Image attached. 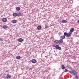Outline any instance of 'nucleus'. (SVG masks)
Returning <instances> with one entry per match:
<instances>
[{
  "mask_svg": "<svg viewBox=\"0 0 79 79\" xmlns=\"http://www.w3.org/2000/svg\"><path fill=\"white\" fill-rule=\"evenodd\" d=\"M69 73L71 74H72L73 76H76L77 74V72L74 70H72L69 71Z\"/></svg>",
  "mask_w": 79,
  "mask_h": 79,
  "instance_id": "nucleus-1",
  "label": "nucleus"
},
{
  "mask_svg": "<svg viewBox=\"0 0 79 79\" xmlns=\"http://www.w3.org/2000/svg\"><path fill=\"white\" fill-rule=\"evenodd\" d=\"M56 49H58L59 50H61V47H60V46H59V45H56Z\"/></svg>",
  "mask_w": 79,
  "mask_h": 79,
  "instance_id": "nucleus-2",
  "label": "nucleus"
},
{
  "mask_svg": "<svg viewBox=\"0 0 79 79\" xmlns=\"http://www.w3.org/2000/svg\"><path fill=\"white\" fill-rule=\"evenodd\" d=\"M71 34H72V33H70V32H69L68 33H67V37H68L69 38V37H71Z\"/></svg>",
  "mask_w": 79,
  "mask_h": 79,
  "instance_id": "nucleus-3",
  "label": "nucleus"
},
{
  "mask_svg": "<svg viewBox=\"0 0 79 79\" xmlns=\"http://www.w3.org/2000/svg\"><path fill=\"white\" fill-rule=\"evenodd\" d=\"M3 22H6L7 21V19L6 18H4L2 19Z\"/></svg>",
  "mask_w": 79,
  "mask_h": 79,
  "instance_id": "nucleus-4",
  "label": "nucleus"
},
{
  "mask_svg": "<svg viewBox=\"0 0 79 79\" xmlns=\"http://www.w3.org/2000/svg\"><path fill=\"white\" fill-rule=\"evenodd\" d=\"M73 31H74V28H72L70 29V31L69 32L71 33V34H73Z\"/></svg>",
  "mask_w": 79,
  "mask_h": 79,
  "instance_id": "nucleus-5",
  "label": "nucleus"
},
{
  "mask_svg": "<svg viewBox=\"0 0 79 79\" xmlns=\"http://www.w3.org/2000/svg\"><path fill=\"white\" fill-rule=\"evenodd\" d=\"M54 43L55 44H59V41L58 40H55L54 41Z\"/></svg>",
  "mask_w": 79,
  "mask_h": 79,
  "instance_id": "nucleus-6",
  "label": "nucleus"
},
{
  "mask_svg": "<svg viewBox=\"0 0 79 79\" xmlns=\"http://www.w3.org/2000/svg\"><path fill=\"white\" fill-rule=\"evenodd\" d=\"M31 62L33 63H35L36 62V60L35 59H33L31 60Z\"/></svg>",
  "mask_w": 79,
  "mask_h": 79,
  "instance_id": "nucleus-7",
  "label": "nucleus"
},
{
  "mask_svg": "<svg viewBox=\"0 0 79 79\" xmlns=\"http://www.w3.org/2000/svg\"><path fill=\"white\" fill-rule=\"evenodd\" d=\"M60 39H62V40H63V39L65 38V36H64V35L61 36H60Z\"/></svg>",
  "mask_w": 79,
  "mask_h": 79,
  "instance_id": "nucleus-8",
  "label": "nucleus"
},
{
  "mask_svg": "<svg viewBox=\"0 0 79 79\" xmlns=\"http://www.w3.org/2000/svg\"><path fill=\"white\" fill-rule=\"evenodd\" d=\"M67 66L69 69H72V67H71V66H70V65L68 64L67 65Z\"/></svg>",
  "mask_w": 79,
  "mask_h": 79,
  "instance_id": "nucleus-9",
  "label": "nucleus"
},
{
  "mask_svg": "<svg viewBox=\"0 0 79 79\" xmlns=\"http://www.w3.org/2000/svg\"><path fill=\"white\" fill-rule=\"evenodd\" d=\"M61 22L62 23H66L67 22V21L66 20H63L61 21Z\"/></svg>",
  "mask_w": 79,
  "mask_h": 79,
  "instance_id": "nucleus-10",
  "label": "nucleus"
},
{
  "mask_svg": "<svg viewBox=\"0 0 79 79\" xmlns=\"http://www.w3.org/2000/svg\"><path fill=\"white\" fill-rule=\"evenodd\" d=\"M19 42H21L23 41V39L22 38H20L18 40Z\"/></svg>",
  "mask_w": 79,
  "mask_h": 79,
  "instance_id": "nucleus-11",
  "label": "nucleus"
},
{
  "mask_svg": "<svg viewBox=\"0 0 79 79\" xmlns=\"http://www.w3.org/2000/svg\"><path fill=\"white\" fill-rule=\"evenodd\" d=\"M59 43H63V40L62 39H60L59 40Z\"/></svg>",
  "mask_w": 79,
  "mask_h": 79,
  "instance_id": "nucleus-12",
  "label": "nucleus"
},
{
  "mask_svg": "<svg viewBox=\"0 0 79 79\" xmlns=\"http://www.w3.org/2000/svg\"><path fill=\"white\" fill-rule=\"evenodd\" d=\"M18 15L16 13H14L13 14V16H18Z\"/></svg>",
  "mask_w": 79,
  "mask_h": 79,
  "instance_id": "nucleus-13",
  "label": "nucleus"
},
{
  "mask_svg": "<svg viewBox=\"0 0 79 79\" xmlns=\"http://www.w3.org/2000/svg\"><path fill=\"white\" fill-rule=\"evenodd\" d=\"M40 29H41V26L40 25H39L37 27V29H38V30H40Z\"/></svg>",
  "mask_w": 79,
  "mask_h": 79,
  "instance_id": "nucleus-14",
  "label": "nucleus"
},
{
  "mask_svg": "<svg viewBox=\"0 0 79 79\" xmlns=\"http://www.w3.org/2000/svg\"><path fill=\"white\" fill-rule=\"evenodd\" d=\"M61 68L62 69H65V67H64V64H62L61 65Z\"/></svg>",
  "mask_w": 79,
  "mask_h": 79,
  "instance_id": "nucleus-15",
  "label": "nucleus"
},
{
  "mask_svg": "<svg viewBox=\"0 0 79 79\" xmlns=\"http://www.w3.org/2000/svg\"><path fill=\"white\" fill-rule=\"evenodd\" d=\"M6 77L8 79H10L11 77V75L9 74H7L6 75Z\"/></svg>",
  "mask_w": 79,
  "mask_h": 79,
  "instance_id": "nucleus-16",
  "label": "nucleus"
},
{
  "mask_svg": "<svg viewBox=\"0 0 79 79\" xmlns=\"http://www.w3.org/2000/svg\"><path fill=\"white\" fill-rule=\"evenodd\" d=\"M3 28L4 29H7V28H8V26L6 25H4L3 26Z\"/></svg>",
  "mask_w": 79,
  "mask_h": 79,
  "instance_id": "nucleus-17",
  "label": "nucleus"
},
{
  "mask_svg": "<svg viewBox=\"0 0 79 79\" xmlns=\"http://www.w3.org/2000/svg\"><path fill=\"white\" fill-rule=\"evenodd\" d=\"M17 20H13V23H16V22H17Z\"/></svg>",
  "mask_w": 79,
  "mask_h": 79,
  "instance_id": "nucleus-18",
  "label": "nucleus"
},
{
  "mask_svg": "<svg viewBox=\"0 0 79 79\" xmlns=\"http://www.w3.org/2000/svg\"><path fill=\"white\" fill-rule=\"evenodd\" d=\"M16 59H17L18 60L21 58V57L19 56H17L16 57Z\"/></svg>",
  "mask_w": 79,
  "mask_h": 79,
  "instance_id": "nucleus-19",
  "label": "nucleus"
},
{
  "mask_svg": "<svg viewBox=\"0 0 79 79\" xmlns=\"http://www.w3.org/2000/svg\"><path fill=\"white\" fill-rule=\"evenodd\" d=\"M16 10L17 11H19L20 10V8L19 7H17Z\"/></svg>",
  "mask_w": 79,
  "mask_h": 79,
  "instance_id": "nucleus-20",
  "label": "nucleus"
},
{
  "mask_svg": "<svg viewBox=\"0 0 79 79\" xmlns=\"http://www.w3.org/2000/svg\"><path fill=\"white\" fill-rule=\"evenodd\" d=\"M67 34H68V33L66 32H64V36H67Z\"/></svg>",
  "mask_w": 79,
  "mask_h": 79,
  "instance_id": "nucleus-21",
  "label": "nucleus"
},
{
  "mask_svg": "<svg viewBox=\"0 0 79 79\" xmlns=\"http://www.w3.org/2000/svg\"><path fill=\"white\" fill-rule=\"evenodd\" d=\"M18 15L19 16H21V15H22V14L21 13H18Z\"/></svg>",
  "mask_w": 79,
  "mask_h": 79,
  "instance_id": "nucleus-22",
  "label": "nucleus"
},
{
  "mask_svg": "<svg viewBox=\"0 0 79 79\" xmlns=\"http://www.w3.org/2000/svg\"><path fill=\"white\" fill-rule=\"evenodd\" d=\"M75 79H78V76L77 75H75Z\"/></svg>",
  "mask_w": 79,
  "mask_h": 79,
  "instance_id": "nucleus-23",
  "label": "nucleus"
},
{
  "mask_svg": "<svg viewBox=\"0 0 79 79\" xmlns=\"http://www.w3.org/2000/svg\"><path fill=\"white\" fill-rule=\"evenodd\" d=\"M52 47H53V48L55 47V48H56V45H55V44H53L52 45Z\"/></svg>",
  "mask_w": 79,
  "mask_h": 79,
  "instance_id": "nucleus-24",
  "label": "nucleus"
},
{
  "mask_svg": "<svg viewBox=\"0 0 79 79\" xmlns=\"http://www.w3.org/2000/svg\"><path fill=\"white\" fill-rule=\"evenodd\" d=\"M68 71V70L67 69H65L64 70V72H66V73H67Z\"/></svg>",
  "mask_w": 79,
  "mask_h": 79,
  "instance_id": "nucleus-25",
  "label": "nucleus"
},
{
  "mask_svg": "<svg viewBox=\"0 0 79 79\" xmlns=\"http://www.w3.org/2000/svg\"><path fill=\"white\" fill-rule=\"evenodd\" d=\"M3 40L2 38H0V41H3Z\"/></svg>",
  "mask_w": 79,
  "mask_h": 79,
  "instance_id": "nucleus-26",
  "label": "nucleus"
},
{
  "mask_svg": "<svg viewBox=\"0 0 79 79\" xmlns=\"http://www.w3.org/2000/svg\"><path fill=\"white\" fill-rule=\"evenodd\" d=\"M45 28H47V25H46L45 26Z\"/></svg>",
  "mask_w": 79,
  "mask_h": 79,
  "instance_id": "nucleus-27",
  "label": "nucleus"
},
{
  "mask_svg": "<svg viewBox=\"0 0 79 79\" xmlns=\"http://www.w3.org/2000/svg\"><path fill=\"white\" fill-rule=\"evenodd\" d=\"M29 70H32V68H29Z\"/></svg>",
  "mask_w": 79,
  "mask_h": 79,
  "instance_id": "nucleus-28",
  "label": "nucleus"
},
{
  "mask_svg": "<svg viewBox=\"0 0 79 79\" xmlns=\"http://www.w3.org/2000/svg\"><path fill=\"white\" fill-rule=\"evenodd\" d=\"M55 55L56 56V54H55Z\"/></svg>",
  "mask_w": 79,
  "mask_h": 79,
  "instance_id": "nucleus-29",
  "label": "nucleus"
}]
</instances>
